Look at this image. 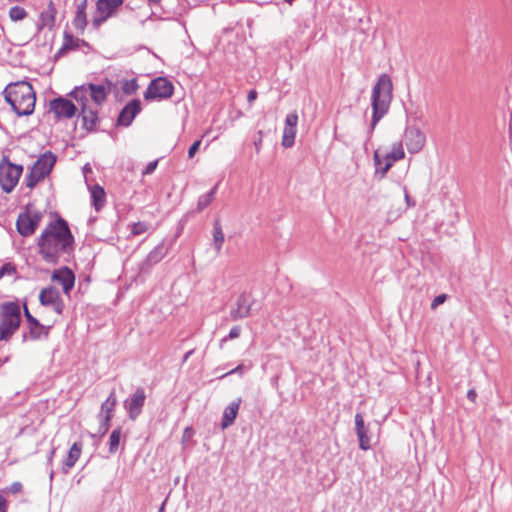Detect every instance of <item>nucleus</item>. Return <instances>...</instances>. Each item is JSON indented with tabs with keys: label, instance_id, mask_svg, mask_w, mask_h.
<instances>
[{
	"label": "nucleus",
	"instance_id": "42",
	"mask_svg": "<svg viewBox=\"0 0 512 512\" xmlns=\"http://www.w3.org/2000/svg\"><path fill=\"white\" fill-rule=\"evenodd\" d=\"M244 371H245V367H244V365L240 364V365H238L236 368H234V369L230 370L229 372H227V373L223 374L220 378H224V377H226L227 375H231V374H234V373H237V374H240V375H241V374H243V373H244Z\"/></svg>",
	"mask_w": 512,
	"mask_h": 512
},
{
	"label": "nucleus",
	"instance_id": "45",
	"mask_svg": "<svg viewBox=\"0 0 512 512\" xmlns=\"http://www.w3.org/2000/svg\"><path fill=\"white\" fill-rule=\"evenodd\" d=\"M258 135H259L258 139L254 142V145H255V148H256L257 152L260 151V148H261V145H262V138H263L262 131H259Z\"/></svg>",
	"mask_w": 512,
	"mask_h": 512
},
{
	"label": "nucleus",
	"instance_id": "17",
	"mask_svg": "<svg viewBox=\"0 0 512 512\" xmlns=\"http://www.w3.org/2000/svg\"><path fill=\"white\" fill-rule=\"evenodd\" d=\"M50 110L57 118H72L78 108L70 100L59 97L50 102Z\"/></svg>",
	"mask_w": 512,
	"mask_h": 512
},
{
	"label": "nucleus",
	"instance_id": "8",
	"mask_svg": "<svg viewBox=\"0 0 512 512\" xmlns=\"http://www.w3.org/2000/svg\"><path fill=\"white\" fill-rule=\"evenodd\" d=\"M123 0H97L96 10L92 16V25L99 28L101 24L116 15Z\"/></svg>",
	"mask_w": 512,
	"mask_h": 512
},
{
	"label": "nucleus",
	"instance_id": "39",
	"mask_svg": "<svg viewBox=\"0 0 512 512\" xmlns=\"http://www.w3.org/2000/svg\"><path fill=\"white\" fill-rule=\"evenodd\" d=\"M22 489L23 486L20 482H14L7 488V491L12 494H17L20 493Z\"/></svg>",
	"mask_w": 512,
	"mask_h": 512
},
{
	"label": "nucleus",
	"instance_id": "1",
	"mask_svg": "<svg viewBox=\"0 0 512 512\" xmlns=\"http://www.w3.org/2000/svg\"><path fill=\"white\" fill-rule=\"evenodd\" d=\"M39 254L42 259L50 264H57L61 259L70 256L74 237L68 223L57 218L49 222L37 239Z\"/></svg>",
	"mask_w": 512,
	"mask_h": 512
},
{
	"label": "nucleus",
	"instance_id": "48",
	"mask_svg": "<svg viewBox=\"0 0 512 512\" xmlns=\"http://www.w3.org/2000/svg\"><path fill=\"white\" fill-rule=\"evenodd\" d=\"M54 453H55V449H52V450H51V452L49 453V456H48V461H49V463H51V462H52V459H53Z\"/></svg>",
	"mask_w": 512,
	"mask_h": 512
},
{
	"label": "nucleus",
	"instance_id": "49",
	"mask_svg": "<svg viewBox=\"0 0 512 512\" xmlns=\"http://www.w3.org/2000/svg\"><path fill=\"white\" fill-rule=\"evenodd\" d=\"M405 199H406L407 204L409 205L410 204V197L407 194V192L405 193Z\"/></svg>",
	"mask_w": 512,
	"mask_h": 512
},
{
	"label": "nucleus",
	"instance_id": "37",
	"mask_svg": "<svg viewBox=\"0 0 512 512\" xmlns=\"http://www.w3.org/2000/svg\"><path fill=\"white\" fill-rule=\"evenodd\" d=\"M16 273L15 266L11 263H5L0 268V278L4 276H13Z\"/></svg>",
	"mask_w": 512,
	"mask_h": 512
},
{
	"label": "nucleus",
	"instance_id": "44",
	"mask_svg": "<svg viewBox=\"0 0 512 512\" xmlns=\"http://www.w3.org/2000/svg\"><path fill=\"white\" fill-rule=\"evenodd\" d=\"M87 6H88V0H81V1L77 4V9H76V11L86 12Z\"/></svg>",
	"mask_w": 512,
	"mask_h": 512
},
{
	"label": "nucleus",
	"instance_id": "41",
	"mask_svg": "<svg viewBox=\"0 0 512 512\" xmlns=\"http://www.w3.org/2000/svg\"><path fill=\"white\" fill-rule=\"evenodd\" d=\"M157 165H158L157 160L149 162L143 171V175L152 174L154 172V170L156 169Z\"/></svg>",
	"mask_w": 512,
	"mask_h": 512
},
{
	"label": "nucleus",
	"instance_id": "10",
	"mask_svg": "<svg viewBox=\"0 0 512 512\" xmlns=\"http://www.w3.org/2000/svg\"><path fill=\"white\" fill-rule=\"evenodd\" d=\"M42 220V213L36 210H26L23 213H20L17 221L16 227L17 231L20 235L24 237L31 236L34 234L35 230L39 226Z\"/></svg>",
	"mask_w": 512,
	"mask_h": 512
},
{
	"label": "nucleus",
	"instance_id": "30",
	"mask_svg": "<svg viewBox=\"0 0 512 512\" xmlns=\"http://www.w3.org/2000/svg\"><path fill=\"white\" fill-rule=\"evenodd\" d=\"M217 186H215L211 191L208 193L200 196L197 204V208L199 211H202L206 207H208L211 202L214 200L215 193H216Z\"/></svg>",
	"mask_w": 512,
	"mask_h": 512
},
{
	"label": "nucleus",
	"instance_id": "18",
	"mask_svg": "<svg viewBox=\"0 0 512 512\" xmlns=\"http://www.w3.org/2000/svg\"><path fill=\"white\" fill-rule=\"evenodd\" d=\"M51 278L53 281L61 284L62 288H63V292L66 295H69V293L72 290V288L74 287V283H75V276L69 268L64 267V268L55 270L53 272Z\"/></svg>",
	"mask_w": 512,
	"mask_h": 512
},
{
	"label": "nucleus",
	"instance_id": "9",
	"mask_svg": "<svg viewBox=\"0 0 512 512\" xmlns=\"http://www.w3.org/2000/svg\"><path fill=\"white\" fill-rule=\"evenodd\" d=\"M173 84L164 77H158L152 80L147 87L144 98L146 100L168 99L173 95Z\"/></svg>",
	"mask_w": 512,
	"mask_h": 512
},
{
	"label": "nucleus",
	"instance_id": "12",
	"mask_svg": "<svg viewBox=\"0 0 512 512\" xmlns=\"http://www.w3.org/2000/svg\"><path fill=\"white\" fill-rule=\"evenodd\" d=\"M257 300L251 293L244 292L236 300V307L230 312L231 318L242 319L251 315L253 310H257L259 307Z\"/></svg>",
	"mask_w": 512,
	"mask_h": 512
},
{
	"label": "nucleus",
	"instance_id": "47",
	"mask_svg": "<svg viewBox=\"0 0 512 512\" xmlns=\"http://www.w3.org/2000/svg\"><path fill=\"white\" fill-rule=\"evenodd\" d=\"M257 98V92L255 90H251L248 93L247 100L249 103H252Z\"/></svg>",
	"mask_w": 512,
	"mask_h": 512
},
{
	"label": "nucleus",
	"instance_id": "19",
	"mask_svg": "<svg viewBox=\"0 0 512 512\" xmlns=\"http://www.w3.org/2000/svg\"><path fill=\"white\" fill-rule=\"evenodd\" d=\"M168 250L169 247L165 244V241L159 243L147 255L146 259L143 261L141 265V270H148L153 265L159 263L167 255Z\"/></svg>",
	"mask_w": 512,
	"mask_h": 512
},
{
	"label": "nucleus",
	"instance_id": "24",
	"mask_svg": "<svg viewBox=\"0 0 512 512\" xmlns=\"http://www.w3.org/2000/svg\"><path fill=\"white\" fill-rule=\"evenodd\" d=\"M24 314L28 322L30 337L32 339H39L42 335H47V330L45 327L30 314L26 305H24Z\"/></svg>",
	"mask_w": 512,
	"mask_h": 512
},
{
	"label": "nucleus",
	"instance_id": "13",
	"mask_svg": "<svg viewBox=\"0 0 512 512\" xmlns=\"http://www.w3.org/2000/svg\"><path fill=\"white\" fill-rule=\"evenodd\" d=\"M117 405V398L115 392L112 391L108 398L102 403L98 418L100 421L98 434L103 436L106 434L110 427V421L113 417V412Z\"/></svg>",
	"mask_w": 512,
	"mask_h": 512
},
{
	"label": "nucleus",
	"instance_id": "7",
	"mask_svg": "<svg viewBox=\"0 0 512 512\" xmlns=\"http://www.w3.org/2000/svg\"><path fill=\"white\" fill-rule=\"evenodd\" d=\"M23 166L17 165L4 157L0 163V186L6 193H10L18 184L22 175Z\"/></svg>",
	"mask_w": 512,
	"mask_h": 512
},
{
	"label": "nucleus",
	"instance_id": "14",
	"mask_svg": "<svg viewBox=\"0 0 512 512\" xmlns=\"http://www.w3.org/2000/svg\"><path fill=\"white\" fill-rule=\"evenodd\" d=\"M39 300L43 306L51 307L58 314L62 313L64 304L59 291L55 287L50 286L42 289L39 294Z\"/></svg>",
	"mask_w": 512,
	"mask_h": 512
},
{
	"label": "nucleus",
	"instance_id": "32",
	"mask_svg": "<svg viewBox=\"0 0 512 512\" xmlns=\"http://www.w3.org/2000/svg\"><path fill=\"white\" fill-rule=\"evenodd\" d=\"M73 26L83 32L87 26V14L86 12L76 11L75 17L72 21Z\"/></svg>",
	"mask_w": 512,
	"mask_h": 512
},
{
	"label": "nucleus",
	"instance_id": "35",
	"mask_svg": "<svg viewBox=\"0 0 512 512\" xmlns=\"http://www.w3.org/2000/svg\"><path fill=\"white\" fill-rule=\"evenodd\" d=\"M78 43H79L78 38H74L72 35L65 33L64 43H63L64 49H74V48L78 47V45H79Z\"/></svg>",
	"mask_w": 512,
	"mask_h": 512
},
{
	"label": "nucleus",
	"instance_id": "25",
	"mask_svg": "<svg viewBox=\"0 0 512 512\" xmlns=\"http://www.w3.org/2000/svg\"><path fill=\"white\" fill-rule=\"evenodd\" d=\"M81 107L83 124L87 129H92L97 121V112L88 102H77Z\"/></svg>",
	"mask_w": 512,
	"mask_h": 512
},
{
	"label": "nucleus",
	"instance_id": "33",
	"mask_svg": "<svg viewBox=\"0 0 512 512\" xmlns=\"http://www.w3.org/2000/svg\"><path fill=\"white\" fill-rule=\"evenodd\" d=\"M120 438H121V429L120 428L114 429L109 438L110 453H115L118 450Z\"/></svg>",
	"mask_w": 512,
	"mask_h": 512
},
{
	"label": "nucleus",
	"instance_id": "4",
	"mask_svg": "<svg viewBox=\"0 0 512 512\" xmlns=\"http://www.w3.org/2000/svg\"><path fill=\"white\" fill-rule=\"evenodd\" d=\"M0 340L7 341L18 330L21 323V308L18 302L8 301L0 305Z\"/></svg>",
	"mask_w": 512,
	"mask_h": 512
},
{
	"label": "nucleus",
	"instance_id": "21",
	"mask_svg": "<svg viewBox=\"0 0 512 512\" xmlns=\"http://www.w3.org/2000/svg\"><path fill=\"white\" fill-rule=\"evenodd\" d=\"M56 8L52 2L49 3L47 8L41 12L37 22V31L41 32L44 29L52 30L55 25Z\"/></svg>",
	"mask_w": 512,
	"mask_h": 512
},
{
	"label": "nucleus",
	"instance_id": "22",
	"mask_svg": "<svg viewBox=\"0 0 512 512\" xmlns=\"http://www.w3.org/2000/svg\"><path fill=\"white\" fill-rule=\"evenodd\" d=\"M139 112L140 101L132 100L120 112L118 117V124L122 126H129Z\"/></svg>",
	"mask_w": 512,
	"mask_h": 512
},
{
	"label": "nucleus",
	"instance_id": "31",
	"mask_svg": "<svg viewBox=\"0 0 512 512\" xmlns=\"http://www.w3.org/2000/svg\"><path fill=\"white\" fill-rule=\"evenodd\" d=\"M213 242H214L216 251L219 252L221 250L223 242H224V234H223L222 228L218 222H216L214 225Z\"/></svg>",
	"mask_w": 512,
	"mask_h": 512
},
{
	"label": "nucleus",
	"instance_id": "27",
	"mask_svg": "<svg viewBox=\"0 0 512 512\" xmlns=\"http://www.w3.org/2000/svg\"><path fill=\"white\" fill-rule=\"evenodd\" d=\"M373 159L376 167V172H380L381 177H384L388 170L393 166L388 157H385V155L382 154L379 149L374 152Z\"/></svg>",
	"mask_w": 512,
	"mask_h": 512
},
{
	"label": "nucleus",
	"instance_id": "46",
	"mask_svg": "<svg viewBox=\"0 0 512 512\" xmlns=\"http://www.w3.org/2000/svg\"><path fill=\"white\" fill-rule=\"evenodd\" d=\"M467 398L472 401V402H475L476 401V398H477V393L474 389H470L468 392H467Z\"/></svg>",
	"mask_w": 512,
	"mask_h": 512
},
{
	"label": "nucleus",
	"instance_id": "43",
	"mask_svg": "<svg viewBox=\"0 0 512 512\" xmlns=\"http://www.w3.org/2000/svg\"><path fill=\"white\" fill-rule=\"evenodd\" d=\"M241 333V328L240 326H234L231 328L230 332H229V335H228V338L229 339H235V338H238L239 335Z\"/></svg>",
	"mask_w": 512,
	"mask_h": 512
},
{
	"label": "nucleus",
	"instance_id": "50",
	"mask_svg": "<svg viewBox=\"0 0 512 512\" xmlns=\"http://www.w3.org/2000/svg\"><path fill=\"white\" fill-rule=\"evenodd\" d=\"M163 510H164V504H162V506H161V508H160L159 512H163Z\"/></svg>",
	"mask_w": 512,
	"mask_h": 512
},
{
	"label": "nucleus",
	"instance_id": "29",
	"mask_svg": "<svg viewBox=\"0 0 512 512\" xmlns=\"http://www.w3.org/2000/svg\"><path fill=\"white\" fill-rule=\"evenodd\" d=\"M91 197L93 201V205L95 206V209L98 211L100 210L105 203V191L104 189L99 185H94L91 188Z\"/></svg>",
	"mask_w": 512,
	"mask_h": 512
},
{
	"label": "nucleus",
	"instance_id": "11",
	"mask_svg": "<svg viewBox=\"0 0 512 512\" xmlns=\"http://www.w3.org/2000/svg\"><path fill=\"white\" fill-rule=\"evenodd\" d=\"M408 152L411 154L419 153L425 146L426 136L416 125L406 126L403 133V140Z\"/></svg>",
	"mask_w": 512,
	"mask_h": 512
},
{
	"label": "nucleus",
	"instance_id": "3",
	"mask_svg": "<svg viewBox=\"0 0 512 512\" xmlns=\"http://www.w3.org/2000/svg\"><path fill=\"white\" fill-rule=\"evenodd\" d=\"M393 97V83L389 75L381 74L372 89L371 130L388 113Z\"/></svg>",
	"mask_w": 512,
	"mask_h": 512
},
{
	"label": "nucleus",
	"instance_id": "34",
	"mask_svg": "<svg viewBox=\"0 0 512 512\" xmlns=\"http://www.w3.org/2000/svg\"><path fill=\"white\" fill-rule=\"evenodd\" d=\"M27 15V12L24 8L20 6H14L9 10V17L12 21H20L23 20Z\"/></svg>",
	"mask_w": 512,
	"mask_h": 512
},
{
	"label": "nucleus",
	"instance_id": "40",
	"mask_svg": "<svg viewBox=\"0 0 512 512\" xmlns=\"http://www.w3.org/2000/svg\"><path fill=\"white\" fill-rule=\"evenodd\" d=\"M201 145V141L197 140L195 141L190 148L188 149V157L193 158L196 152L199 150V147Z\"/></svg>",
	"mask_w": 512,
	"mask_h": 512
},
{
	"label": "nucleus",
	"instance_id": "5",
	"mask_svg": "<svg viewBox=\"0 0 512 512\" xmlns=\"http://www.w3.org/2000/svg\"><path fill=\"white\" fill-rule=\"evenodd\" d=\"M112 88V83L110 81H105L99 84L89 83L86 85H82L80 87H76L72 92L71 96L76 100V102H88L91 101L99 106L105 102L107 95L110 93Z\"/></svg>",
	"mask_w": 512,
	"mask_h": 512
},
{
	"label": "nucleus",
	"instance_id": "16",
	"mask_svg": "<svg viewBox=\"0 0 512 512\" xmlns=\"http://www.w3.org/2000/svg\"><path fill=\"white\" fill-rule=\"evenodd\" d=\"M145 399L146 395L144 390L138 388L131 397L124 402V406L131 420H135L141 414Z\"/></svg>",
	"mask_w": 512,
	"mask_h": 512
},
{
	"label": "nucleus",
	"instance_id": "6",
	"mask_svg": "<svg viewBox=\"0 0 512 512\" xmlns=\"http://www.w3.org/2000/svg\"><path fill=\"white\" fill-rule=\"evenodd\" d=\"M56 162V156L52 152L42 154L30 169V173L26 178V185L29 188L43 180L51 172Z\"/></svg>",
	"mask_w": 512,
	"mask_h": 512
},
{
	"label": "nucleus",
	"instance_id": "28",
	"mask_svg": "<svg viewBox=\"0 0 512 512\" xmlns=\"http://www.w3.org/2000/svg\"><path fill=\"white\" fill-rule=\"evenodd\" d=\"M384 155L385 157H388L392 165L394 164V162L404 159L405 151L402 142H395L392 145L391 151L385 153Z\"/></svg>",
	"mask_w": 512,
	"mask_h": 512
},
{
	"label": "nucleus",
	"instance_id": "23",
	"mask_svg": "<svg viewBox=\"0 0 512 512\" xmlns=\"http://www.w3.org/2000/svg\"><path fill=\"white\" fill-rule=\"evenodd\" d=\"M241 401H242L241 398H238V399L234 400L233 402H231L224 409L222 420H221V428L223 430L227 429L234 423V421L238 415Z\"/></svg>",
	"mask_w": 512,
	"mask_h": 512
},
{
	"label": "nucleus",
	"instance_id": "15",
	"mask_svg": "<svg viewBox=\"0 0 512 512\" xmlns=\"http://www.w3.org/2000/svg\"><path fill=\"white\" fill-rule=\"evenodd\" d=\"M298 124V115L296 112L289 113L285 118V124L282 135V146L290 148L294 145Z\"/></svg>",
	"mask_w": 512,
	"mask_h": 512
},
{
	"label": "nucleus",
	"instance_id": "20",
	"mask_svg": "<svg viewBox=\"0 0 512 512\" xmlns=\"http://www.w3.org/2000/svg\"><path fill=\"white\" fill-rule=\"evenodd\" d=\"M355 429L359 440V447L362 450L371 448V438L368 435L369 428L364 423V418L361 413L355 415Z\"/></svg>",
	"mask_w": 512,
	"mask_h": 512
},
{
	"label": "nucleus",
	"instance_id": "36",
	"mask_svg": "<svg viewBox=\"0 0 512 512\" xmlns=\"http://www.w3.org/2000/svg\"><path fill=\"white\" fill-rule=\"evenodd\" d=\"M148 224L145 222L134 223L131 227V234L133 236L141 235L148 230Z\"/></svg>",
	"mask_w": 512,
	"mask_h": 512
},
{
	"label": "nucleus",
	"instance_id": "26",
	"mask_svg": "<svg viewBox=\"0 0 512 512\" xmlns=\"http://www.w3.org/2000/svg\"><path fill=\"white\" fill-rule=\"evenodd\" d=\"M82 452V444L75 442L69 449L67 457L63 461V472L68 473L69 470L76 464Z\"/></svg>",
	"mask_w": 512,
	"mask_h": 512
},
{
	"label": "nucleus",
	"instance_id": "51",
	"mask_svg": "<svg viewBox=\"0 0 512 512\" xmlns=\"http://www.w3.org/2000/svg\"><path fill=\"white\" fill-rule=\"evenodd\" d=\"M53 476H54V473L53 471L50 473V479L52 480L53 479Z\"/></svg>",
	"mask_w": 512,
	"mask_h": 512
},
{
	"label": "nucleus",
	"instance_id": "2",
	"mask_svg": "<svg viewBox=\"0 0 512 512\" xmlns=\"http://www.w3.org/2000/svg\"><path fill=\"white\" fill-rule=\"evenodd\" d=\"M3 94L17 115L28 116L33 113L36 95L30 83L26 81L10 83L4 89Z\"/></svg>",
	"mask_w": 512,
	"mask_h": 512
},
{
	"label": "nucleus",
	"instance_id": "38",
	"mask_svg": "<svg viewBox=\"0 0 512 512\" xmlns=\"http://www.w3.org/2000/svg\"><path fill=\"white\" fill-rule=\"evenodd\" d=\"M446 299V294H440L436 296L431 303V309H436L439 305L443 304L446 301Z\"/></svg>",
	"mask_w": 512,
	"mask_h": 512
}]
</instances>
